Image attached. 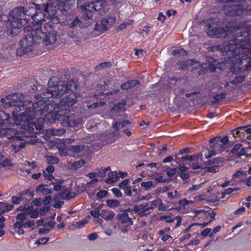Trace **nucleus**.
Segmentation results:
<instances>
[{
	"instance_id": "1",
	"label": "nucleus",
	"mask_w": 251,
	"mask_h": 251,
	"mask_svg": "<svg viewBox=\"0 0 251 251\" xmlns=\"http://www.w3.org/2000/svg\"><path fill=\"white\" fill-rule=\"evenodd\" d=\"M76 83L73 80L58 84L57 78L51 77L49 80L48 88L43 97L36 96L35 98L37 101L34 103L32 101L25 102L29 105L27 109L29 114L23 115V119L27 120L36 113L43 115L46 112L47 114H52L53 122L59 120L61 115L70 112L69 108L76 102Z\"/></svg>"
},
{
	"instance_id": "2",
	"label": "nucleus",
	"mask_w": 251,
	"mask_h": 251,
	"mask_svg": "<svg viewBox=\"0 0 251 251\" xmlns=\"http://www.w3.org/2000/svg\"><path fill=\"white\" fill-rule=\"evenodd\" d=\"M43 12L41 6L32 3L29 6H18L13 8L9 13V21L7 23L6 31L9 36H16L24 27L25 31L33 32L35 29L31 27H37L45 20L46 13Z\"/></svg>"
},
{
	"instance_id": "3",
	"label": "nucleus",
	"mask_w": 251,
	"mask_h": 251,
	"mask_svg": "<svg viewBox=\"0 0 251 251\" xmlns=\"http://www.w3.org/2000/svg\"><path fill=\"white\" fill-rule=\"evenodd\" d=\"M28 108H29V105L24 103V104L13 110L12 117L14 118L15 123L17 125H21L22 128L23 130H22L21 134H17L15 133L9 139L14 141H23L25 140V137L32 136L38 131L42 130L44 127V124L54 123L52 119L53 116L51 113L46 114L43 118H38L36 122L31 121L32 119L35 118L36 116L38 115L36 113L27 120L23 119L22 116L23 115L29 114V110H27Z\"/></svg>"
},
{
	"instance_id": "4",
	"label": "nucleus",
	"mask_w": 251,
	"mask_h": 251,
	"mask_svg": "<svg viewBox=\"0 0 251 251\" xmlns=\"http://www.w3.org/2000/svg\"><path fill=\"white\" fill-rule=\"evenodd\" d=\"M60 23V19L55 14L50 15L48 11L46 13L45 20L37 27H31L35 29L33 33L37 36V39L43 42L46 46L52 45L57 40V32L54 29L55 25Z\"/></svg>"
},
{
	"instance_id": "5",
	"label": "nucleus",
	"mask_w": 251,
	"mask_h": 251,
	"mask_svg": "<svg viewBox=\"0 0 251 251\" xmlns=\"http://www.w3.org/2000/svg\"><path fill=\"white\" fill-rule=\"evenodd\" d=\"M220 23H211L206 25L205 30L207 35L211 37L226 38L230 35L234 31L241 28V25H226L223 27H219Z\"/></svg>"
},
{
	"instance_id": "6",
	"label": "nucleus",
	"mask_w": 251,
	"mask_h": 251,
	"mask_svg": "<svg viewBox=\"0 0 251 251\" xmlns=\"http://www.w3.org/2000/svg\"><path fill=\"white\" fill-rule=\"evenodd\" d=\"M40 43L44 44L38 40L36 35L30 32L29 34L25 35L20 42V48L17 49L16 54L18 56H22L34 50L35 46Z\"/></svg>"
},
{
	"instance_id": "7",
	"label": "nucleus",
	"mask_w": 251,
	"mask_h": 251,
	"mask_svg": "<svg viewBox=\"0 0 251 251\" xmlns=\"http://www.w3.org/2000/svg\"><path fill=\"white\" fill-rule=\"evenodd\" d=\"M241 38H234L230 42L229 48L230 50L237 47H246L251 49V25L240 32Z\"/></svg>"
},
{
	"instance_id": "8",
	"label": "nucleus",
	"mask_w": 251,
	"mask_h": 251,
	"mask_svg": "<svg viewBox=\"0 0 251 251\" xmlns=\"http://www.w3.org/2000/svg\"><path fill=\"white\" fill-rule=\"evenodd\" d=\"M246 2L244 1V3L242 4L225 5L223 8L225 14L227 16L235 17L243 15L248 10L251 12V1H250V5L247 3L246 5Z\"/></svg>"
},
{
	"instance_id": "9",
	"label": "nucleus",
	"mask_w": 251,
	"mask_h": 251,
	"mask_svg": "<svg viewBox=\"0 0 251 251\" xmlns=\"http://www.w3.org/2000/svg\"><path fill=\"white\" fill-rule=\"evenodd\" d=\"M77 6L80 10L79 15L81 19L85 21L92 19L94 11L100 10V5H96V2L93 1L77 4Z\"/></svg>"
},
{
	"instance_id": "10",
	"label": "nucleus",
	"mask_w": 251,
	"mask_h": 251,
	"mask_svg": "<svg viewBox=\"0 0 251 251\" xmlns=\"http://www.w3.org/2000/svg\"><path fill=\"white\" fill-rule=\"evenodd\" d=\"M236 52L232 51L234 53V55L232 56L230 59V72L233 75H237L239 74L242 70L240 65L244 63L245 58L243 57V52Z\"/></svg>"
},
{
	"instance_id": "11",
	"label": "nucleus",
	"mask_w": 251,
	"mask_h": 251,
	"mask_svg": "<svg viewBox=\"0 0 251 251\" xmlns=\"http://www.w3.org/2000/svg\"><path fill=\"white\" fill-rule=\"evenodd\" d=\"M75 3V0H58L57 8L63 15H68L72 12Z\"/></svg>"
},
{
	"instance_id": "12",
	"label": "nucleus",
	"mask_w": 251,
	"mask_h": 251,
	"mask_svg": "<svg viewBox=\"0 0 251 251\" xmlns=\"http://www.w3.org/2000/svg\"><path fill=\"white\" fill-rule=\"evenodd\" d=\"M7 100H10L8 102L9 106H15V110L16 108L21 106V105L24 104L25 102L27 100H23L24 96L23 94L16 93L14 94L8 95L6 97Z\"/></svg>"
},
{
	"instance_id": "13",
	"label": "nucleus",
	"mask_w": 251,
	"mask_h": 251,
	"mask_svg": "<svg viewBox=\"0 0 251 251\" xmlns=\"http://www.w3.org/2000/svg\"><path fill=\"white\" fill-rule=\"evenodd\" d=\"M118 89H115L113 91L108 92L106 94L103 92H100L99 94L95 95L96 98L98 100H99L100 101L94 102L93 103L90 104L88 106V108H95L104 105L106 103L105 98L108 95H113L114 94H116L118 92Z\"/></svg>"
},
{
	"instance_id": "14",
	"label": "nucleus",
	"mask_w": 251,
	"mask_h": 251,
	"mask_svg": "<svg viewBox=\"0 0 251 251\" xmlns=\"http://www.w3.org/2000/svg\"><path fill=\"white\" fill-rule=\"evenodd\" d=\"M115 17H107L103 18L98 22L95 25V29L97 31L103 33L108 29V25L109 23L114 24L116 22Z\"/></svg>"
},
{
	"instance_id": "15",
	"label": "nucleus",
	"mask_w": 251,
	"mask_h": 251,
	"mask_svg": "<svg viewBox=\"0 0 251 251\" xmlns=\"http://www.w3.org/2000/svg\"><path fill=\"white\" fill-rule=\"evenodd\" d=\"M197 156L185 155L180 158L175 157V161L178 164L177 169L180 173L186 172L189 168L188 164V161H191L194 159Z\"/></svg>"
},
{
	"instance_id": "16",
	"label": "nucleus",
	"mask_w": 251,
	"mask_h": 251,
	"mask_svg": "<svg viewBox=\"0 0 251 251\" xmlns=\"http://www.w3.org/2000/svg\"><path fill=\"white\" fill-rule=\"evenodd\" d=\"M238 50V52H243L244 58H245L246 62L247 63L245 65V70L247 71L251 70V49L246 47H237L232 50Z\"/></svg>"
},
{
	"instance_id": "17",
	"label": "nucleus",
	"mask_w": 251,
	"mask_h": 251,
	"mask_svg": "<svg viewBox=\"0 0 251 251\" xmlns=\"http://www.w3.org/2000/svg\"><path fill=\"white\" fill-rule=\"evenodd\" d=\"M14 120L12 119L9 114L6 113L4 111L0 110V129L8 128V126H10L11 122ZM14 123H15V121Z\"/></svg>"
},
{
	"instance_id": "18",
	"label": "nucleus",
	"mask_w": 251,
	"mask_h": 251,
	"mask_svg": "<svg viewBox=\"0 0 251 251\" xmlns=\"http://www.w3.org/2000/svg\"><path fill=\"white\" fill-rule=\"evenodd\" d=\"M229 139L227 136H225L223 138L220 136H216L212 138L209 142L211 144H214L215 146H217L220 150H222L224 148V146L228 143Z\"/></svg>"
},
{
	"instance_id": "19",
	"label": "nucleus",
	"mask_w": 251,
	"mask_h": 251,
	"mask_svg": "<svg viewBox=\"0 0 251 251\" xmlns=\"http://www.w3.org/2000/svg\"><path fill=\"white\" fill-rule=\"evenodd\" d=\"M128 211L127 209L124 212L118 214L116 217L121 225L127 226L132 224L131 218L129 217Z\"/></svg>"
},
{
	"instance_id": "20",
	"label": "nucleus",
	"mask_w": 251,
	"mask_h": 251,
	"mask_svg": "<svg viewBox=\"0 0 251 251\" xmlns=\"http://www.w3.org/2000/svg\"><path fill=\"white\" fill-rule=\"evenodd\" d=\"M234 39H233V40ZM231 40H230L228 44L226 46H223L222 45H213L208 47L207 50L209 51H216L218 50H220L222 52H226V51H235L237 52V51H238V50H231L229 48V45L230 44V42Z\"/></svg>"
},
{
	"instance_id": "21",
	"label": "nucleus",
	"mask_w": 251,
	"mask_h": 251,
	"mask_svg": "<svg viewBox=\"0 0 251 251\" xmlns=\"http://www.w3.org/2000/svg\"><path fill=\"white\" fill-rule=\"evenodd\" d=\"M63 23L64 25H68L70 27H74L76 26L80 27H84L82 25L81 21L77 17H75L74 19L71 18H67Z\"/></svg>"
},
{
	"instance_id": "22",
	"label": "nucleus",
	"mask_w": 251,
	"mask_h": 251,
	"mask_svg": "<svg viewBox=\"0 0 251 251\" xmlns=\"http://www.w3.org/2000/svg\"><path fill=\"white\" fill-rule=\"evenodd\" d=\"M160 201L161 200H154L153 201H149L148 202H143V204L146 205V207L144 208V214L145 215L150 213L153 209L157 206Z\"/></svg>"
},
{
	"instance_id": "23",
	"label": "nucleus",
	"mask_w": 251,
	"mask_h": 251,
	"mask_svg": "<svg viewBox=\"0 0 251 251\" xmlns=\"http://www.w3.org/2000/svg\"><path fill=\"white\" fill-rule=\"evenodd\" d=\"M160 220H165L166 222L167 223H174L175 220H176L177 222L174 226V228H176L181 225L182 218L179 215L176 216L175 218H171L169 215H163L160 217Z\"/></svg>"
},
{
	"instance_id": "24",
	"label": "nucleus",
	"mask_w": 251,
	"mask_h": 251,
	"mask_svg": "<svg viewBox=\"0 0 251 251\" xmlns=\"http://www.w3.org/2000/svg\"><path fill=\"white\" fill-rule=\"evenodd\" d=\"M200 62L197 61L195 59H187L182 61H179L177 62V64L180 66V68L181 70H185L189 66H192L195 64H200Z\"/></svg>"
},
{
	"instance_id": "25",
	"label": "nucleus",
	"mask_w": 251,
	"mask_h": 251,
	"mask_svg": "<svg viewBox=\"0 0 251 251\" xmlns=\"http://www.w3.org/2000/svg\"><path fill=\"white\" fill-rule=\"evenodd\" d=\"M145 207L146 205H144V204L142 203L139 205H135L132 208H127V211H128L131 214L133 211L135 213H139L141 216H143L145 215L144 214V208Z\"/></svg>"
},
{
	"instance_id": "26",
	"label": "nucleus",
	"mask_w": 251,
	"mask_h": 251,
	"mask_svg": "<svg viewBox=\"0 0 251 251\" xmlns=\"http://www.w3.org/2000/svg\"><path fill=\"white\" fill-rule=\"evenodd\" d=\"M235 132L238 137H241L242 133L246 134L247 136L250 135L251 134V125L238 127Z\"/></svg>"
},
{
	"instance_id": "27",
	"label": "nucleus",
	"mask_w": 251,
	"mask_h": 251,
	"mask_svg": "<svg viewBox=\"0 0 251 251\" xmlns=\"http://www.w3.org/2000/svg\"><path fill=\"white\" fill-rule=\"evenodd\" d=\"M140 82L137 79H133L128 80L121 85V88L122 90H128L133 88L136 85H139Z\"/></svg>"
},
{
	"instance_id": "28",
	"label": "nucleus",
	"mask_w": 251,
	"mask_h": 251,
	"mask_svg": "<svg viewBox=\"0 0 251 251\" xmlns=\"http://www.w3.org/2000/svg\"><path fill=\"white\" fill-rule=\"evenodd\" d=\"M192 156H197V157H195L194 159L192 160L188 161L189 168H192L194 170L200 169L201 166L198 164V161H199L200 159H201L202 154H194Z\"/></svg>"
},
{
	"instance_id": "29",
	"label": "nucleus",
	"mask_w": 251,
	"mask_h": 251,
	"mask_svg": "<svg viewBox=\"0 0 251 251\" xmlns=\"http://www.w3.org/2000/svg\"><path fill=\"white\" fill-rule=\"evenodd\" d=\"M54 170L53 166L49 165L46 168V170L43 171V175L46 180H51L54 178L52 176Z\"/></svg>"
},
{
	"instance_id": "30",
	"label": "nucleus",
	"mask_w": 251,
	"mask_h": 251,
	"mask_svg": "<svg viewBox=\"0 0 251 251\" xmlns=\"http://www.w3.org/2000/svg\"><path fill=\"white\" fill-rule=\"evenodd\" d=\"M46 186H48V185L41 184L36 187V191L37 193H42L44 195L51 194L53 192V189H52V188H49L46 187Z\"/></svg>"
},
{
	"instance_id": "31",
	"label": "nucleus",
	"mask_w": 251,
	"mask_h": 251,
	"mask_svg": "<svg viewBox=\"0 0 251 251\" xmlns=\"http://www.w3.org/2000/svg\"><path fill=\"white\" fill-rule=\"evenodd\" d=\"M141 190V187L138 184H135V186L133 187V192H135L136 195H137V198L134 199L133 201L134 202H137L140 201H142L145 199V197L142 196L139 193Z\"/></svg>"
},
{
	"instance_id": "32",
	"label": "nucleus",
	"mask_w": 251,
	"mask_h": 251,
	"mask_svg": "<svg viewBox=\"0 0 251 251\" xmlns=\"http://www.w3.org/2000/svg\"><path fill=\"white\" fill-rule=\"evenodd\" d=\"M226 93L225 92L216 94L213 97V100L211 101V105H213L219 103L220 100H223L226 98Z\"/></svg>"
},
{
	"instance_id": "33",
	"label": "nucleus",
	"mask_w": 251,
	"mask_h": 251,
	"mask_svg": "<svg viewBox=\"0 0 251 251\" xmlns=\"http://www.w3.org/2000/svg\"><path fill=\"white\" fill-rule=\"evenodd\" d=\"M245 78L246 76L244 75L237 76L233 80L227 82L226 86H229L230 84L235 85L238 83H242L245 80Z\"/></svg>"
},
{
	"instance_id": "34",
	"label": "nucleus",
	"mask_w": 251,
	"mask_h": 251,
	"mask_svg": "<svg viewBox=\"0 0 251 251\" xmlns=\"http://www.w3.org/2000/svg\"><path fill=\"white\" fill-rule=\"evenodd\" d=\"M211 149L207 150V152L205 153V156L206 158L211 157L212 156L215 155L217 151L220 150L217 146H215L214 144H212V145L210 146Z\"/></svg>"
},
{
	"instance_id": "35",
	"label": "nucleus",
	"mask_w": 251,
	"mask_h": 251,
	"mask_svg": "<svg viewBox=\"0 0 251 251\" xmlns=\"http://www.w3.org/2000/svg\"><path fill=\"white\" fill-rule=\"evenodd\" d=\"M130 124V122L128 120H125L122 122H116L112 124V127L116 129V130H118L120 128L124 127L125 126H126V125H129Z\"/></svg>"
},
{
	"instance_id": "36",
	"label": "nucleus",
	"mask_w": 251,
	"mask_h": 251,
	"mask_svg": "<svg viewBox=\"0 0 251 251\" xmlns=\"http://www.w3.org/2000/svg\"><path fill=\"white\" fill-rule=\"evenodd\" d=\"M204 65H206V64H200L198 66L196 67H193V69H196L197 70H199L198 72V75L199 76L203 75L208 72L207 67H204Z\"/></svg>"
},
{
	"instance_id": "37",
	"label": "nucleus",
	"mask_w": 251,
	"mask_h": 251,
	"mask_svg": "<svg viewBox=\"0 0 251 251\" xmlns=\"http://www.w3.org/2000/svg\"><path fill=\"white\" fill-rule=\"evenodd\" d=\"M106 202L107 205L111 208L118 207L120 204V201L115 199L107 200Z\"/></svg>"
},
{
	"instance_id": "38",
	"label": "nucleus",
	"mask_w": 251,
	"mask_h": 251,
	"mask_svg": "<svg viewBox=\"0 0 251 251\" xmlns=\"http://www.w3.org/2000/svg\"><path fill=\"white\" fill-rule=\"evenodd\" d=\"M70 150L73 151L75 153H79L82 151L84 149V146L82 145H72L70 146Z\"/></svg>"
},
{
	"instance_id": "39",
	"label": "nucleus",
	"mask_w": 251,
	"mask_h": 251,
	"mask_svg": "<svg viewBox=\"0 0 251 251\" xmlns=\"http://www.w3.org/2000/svg\"><path fill=\"white\" fill-rule=\"evenodd\" d=\"M172 54L174 56L178 55L179 56H183L187 55V51L184 49L182 48L173 50Z\"/></svg>"
},
{
	"instance_id": "40",
	"label": "nucleus",
	"mask_w": 251,
	"mask_h": 251,
	"mask_svg": "<svg viewBox=\"0 0 251 251\" xmlns=\"http://www.w3.org/2000/svg\"><path fill=\"white\" fill-rule=\"evenodd\" d=\"M85 163V162L83 160H80L78 161H75L74 163L72 164L70 166V168L76 170L78 168L81 167Z\"/></svg>"
},
{
	"instance_id": "41",
	"label": "nucleus",
	"mask_w": 251,
	"mask_h": 251,
	"mask_svg": "<svg viewBox=\"0 0 251 251\" xmlns=\"http://www.w3.org/2000/svg\"><path fill=\"white\" fill-rule=\"evenodd\" d=\"M108 176L110 178L107 180L106 182L108 183L116 181L117 178H118L117 173L116 172L108 173Z\"/></svg>"
},
{
	"instance_id": "42",
	"label": "nucleus",
	"mask_w": 251,
	"mask_h": 251,
	"mask_svg": "<svg viewBox=\"0 0 251 251\" xmlns=\"http://www.w3.org/2000/svg\"><path fill=\"white\" fill-rule=\"evenodd\" d=\"M12 202L14 204H18L21 201L24 200V198L22 195L19 194V197L16 196H13L11 197Z\"/></svg>"
},
{
	"instance_id": "43",
	"label": "nucleus",
	"mask_w": 251,
	"mask_h": 251,
	"mask_svg": "<svg viewBox=\"0 0 251 251\" xmlns=\"http://www.w3.org/2000/svg\"><path fill=\"white\" fill-rule=\"evenodd\" d=\"M20 195L24 196H27L29 198H32L34 196V193L31 191L29 189H25V190L20 192Z\"/></svg>"
},
{
	"instance_id": "44",
	"label": "nucleus",
	"mask_w": 251,
	"mask_h": 251,
	"mask_svg": "<svg viewBox=\"0 0 251 251\" xmlns=\"http://www.w3.org/2000/svg\"><path fill=\"white\" fill-rule=\"evenodd\" d=\"M65 130L64 129H53L50 131V134L52 135H59L64 133Z\"/></svg>"
},
{
	"instance_id": "45",
	"label": "nucleus",
	"mask_w": 251,
	"mask_h": 251,
	"mask_svg": "<svg viewBox=\"0 0 251 251\" xmlns=\"http://www.w3.org/2000/svg\"><path fill=\"white\" fill-rule=\"evenodd\" d=\"M132 20H128L126 23H123L120 24L117 27L118 30H122L125 29L127 25H131L132 23Z\"/></svg>"
},
{
	"instance_id": "46",
	"label": "nucleus",
	"mask_w": 251,
	"mask_h": 251,
	"mask_svg": "<svg viewBox=\"0 0 251 251\" xmlns=\"http://www.w3.org/2000/svg\"><path fill=\"white\" fill-rule=\"evenodd\" d=\"M216 214L217 213L215 211H212L211 213H208V214L207 213V211H206V214L203 216L207 219L210 218V220L209 221V222H211L215 219Z\"/></svg>"
},
{
	"instance_id": "47",
	"label": "nucleus",
	"mask_w": 251,
	"mask_h": 251,
	"mask_svg": "<svg viewBox=\"0 0 251 251\" xmlns=\"http://www.w3.org/2000/svg\"><path fill=\"white\" fill-rule=\"evenodd\" d=\"M141 186L143 187L145 190H148L152 187V182L151 181L143 182L141 183Z\"/></svg>"
},
{
	"instance_id": "48",
	"label": "nucleus",
	"mask_w": 251,
	"mask_h": 251,
	"mask_svg": "<svg viewBox=\"0 0 251 251\" xmlns=\"http://www.w3.org/2000/svg\"><path fill=\"white\" fill-rule=\"evenodd\" d=\"M247 175V172L243 171H238L233 175L232 179L239 178L240 176H244Z\"/></svg>"
},
{
	"instance_id": "49",
	"label": "nucleus",
	"mask_w": 251,
	"mask_h": 251,
	"mask_svg": "<svg viewBox=\"0 0 251 251\" xmlns=\"http://www.w3.org/2000/svg\"><path fill=\"white\" fill-rule=\"evenodd\" d=\"M110 169L109 167L100 170L98 173V176L100 177H104L106 176L107 172Z\"/></svg>"
},
{
	"instance_id": "50",
	"label": "nucleus",
	"mask_w": 251,
	"mask_h": 251,
	"mask_svg": "<svg viewBox=\"0 0 251 251\" xmlns=\"http://www.w3.org/2000/svg\"><path fill=\"white\" fill-rule=\"evenodd\" d=\"M242 145L241 144H236L234 145L233 148L231 150V152L232 154H236L237 155V153L239 152V150L240 149Z\"/></svg>"
},
{
	"instance_id": "51",
	"label": "nucleus",
	"mask_w": 251,
	"mask_h": 251,
	"mask_svg": "<svg viewBox=\"0 0 251 251\" xmlns=\"http://www.w3.org/2000/svg\"><path fill=\"white\" fill-rule=\"evenodd\" d=\"M240 190V188H228L225 190L224 192L223 193V195L224 196L226 195H229L230 194L232 193V191H239Z\"/></svg>"
},
{
	"instance_id": "52",
	"label": "nucleus",
	"mask_w": 251,
	"mask_h": 251,
	"mask_svg": "<svg viewBox=\"0 0 251 251\" xmlns=\"http://www.w3.org/2000/svg\"><path fill=\"white\" fill-rule=\"evenodd\" d=\"M178 204L182 206L183 207H185L187 205L193 203L192 201H188L186 199L180 200L178 201Z\"/></svg>"
},
{
	"instance_id": "53",
	"label": "nucleus",
	"mask_w": 251,
	"mask_h": 251,
	"mask_svg": "<svg viewBox=\"0 0 251 251\" xmlns=\"http://www.w3.org/2000/svg\"><path fill=\"white\" fill-rule=\"evenodd\" d=\"M111 191L116 197L121 198L122 197V193L118 188H113L111 189Z\"/></svg>"
},
{
	"instance_id": "54",
	"label": "nucleus",
	"mask_w": 251,
	"mask_h": 251,
	"mask_svg": "<svg viewBox=\"0 0 251 251\" xmlns=\"http://www.w3.org/2000/svg\"><path fill=\"white\" fill-rule=\"evenodd\" d=\"M248 151L249 149H248V148H243L238 152L237 156L238 157H241V156H246L247 157V152Z\"/></svg>"
},
{
	"instance_id": "55",
	"label": "nucleus",
	"mask_w": 251,
	"mask_h": 251,
	"mask_svg": "<svg viewBox=\"0 0 251 251\" xmlns=\"http://www.w3.org/2000/svg\"><path fill=\"white\" fill-rule=\"evenodd\" d=\"M97 176L98 174L95 172H91L88 174V176L89 177V178H94L90 181L91 183L97 182L98 181V179L97 178H95V177Z\"/></svg>"
},
{
	"instance_id": "56",
	"label": "nucleus",
	"mask_w": 251,
	"mask_h": 251,
	"mask_svg": "<svg viewBox=\"0 0 251 251\" xmlns=\"http://www.w3.org/2000/svg\"><path fill=\"white\" fill-rule=\"evenodd\" d=\"M60 183L51 182V183L53 185V188H52V189H53V191L55 190L56 191H59L61 190L62 187L61 183L62 182V181L61 180H60Z\"/></svg>"
},
{
	"instance_id": "57",
	"label": "nucleus",
	"mask_w": 251,
	"mask_h": 251,
	"mask_svg": "<svg viewBox=\"0 0 251 251\" xmlns=\"http://www.w3.org/2000/svg\"><path fill=\"white\" fill-rule=\"evenodd\" d=\"M125 194L127 196H131L132 195V188L131 186L125 187L123 189Z\"/></svg>"
},
{
	"instance_id": "58",
	"label": "nucleus",
	"mask_w": 251,
	"mask_h": 251,
	"mask_svg": "<svg viewBox=\"0 0 251 251\" xmlns=\"http://www.w3.org/2000/svg\"><path fill=\"white\" fill-rule=\"evenodd\" d=\"M87 223L88 221L86 220L83 219L80 221L76 223V227L78 228H81L83 226H84Z\"/></svg>"
},
{
	"instance_id": "59",
	"label": "nucleus",
	"mask_w": 251,
	"mask_h": 251,
	"mask_svg": "<svg viewBox=\"0 0 251 251\" xmlns=\"http://www.w3.org/2000/svg\"><path fill=\"white\" fill-rule=\"evenodd\" d=\"M129 182V179H125V180H123L121 182H120L119 184V187L121 189H123L125 188V187H127V184Z\"/></svg>"
},
{
	"instance_id": "60",
	"label": "nucleus",
	"mask_w": 251,
	"mask_h": 251,
	"mask_svg": "<svg viewBox=\"0 0 251 251\" xmlns=\"http://www.w3.org/2000/svg\"><path fill=\"white\" fill-rule=\"evenodd\" d=\"M108 194V192L106 190H100L97 194L98 198H103Z\"/></svg>"
},
{
	"instance_id": "61",
	"label": "nucleus",
	"mask_w": 251,
	"mask_h": 251,
	"mask_svg": "<svg viewBox=\"0 0 251 251\" xmlns=\"http://www.w3.org/2000/svg\"><path fill=\"white\" fill-rule=\"evenodd\" d=\"M26 216L27 214L25 212H22L17 215L16 218L18 220H21L20 221H23L26 219Z\"/></svg>"
},
{
	"instance_id": "62",
	"label": "nucleus",
	"mask_w": 251,
	"mask_h": 251,
	"mask_svg": "<svg viewBox=\"0 0 251 251\" xmlns=\"http://www.w3.org/2000/svg\"><path fill=\"white\" fill-rule=\"evenodd\" d=\"M13 209V205L11 204L7 203L5 202V210L1 211L3 213L8 212Z\"/></svg>"
},
{
	"instance_id": "63",
	"label": "nucleus",
	"mask_w": 251,
	"mask_h": 251,
	"mask_svg": "<svg viewBox=\"0 0 251 251\" xmlns=\"http://www.w3.org/2000/svg\"><path fill=\"white\" fill-rule=\"evenodd\" d=\"M193 212L194 214H195V217H197L201 214H202L203 215H205L206 214V211H205L204 209H194Z\"/></svg>"
},
{
	"instance_id": "64",
	"label": "nucleus",
	"mask_w": 251,
	"mask_h": 251,
	"mask_svg": "<svg viewBox=\"0 0 251 251\" xmlns=\"http://www.w3.org/2000/svg\"><path fill=\"white\" fill-rule=\"evenodd\" d=\"M207 67V71L214 73L216 71V67L214 64L210 63Z\"/></svg>"
}]
</instances>
